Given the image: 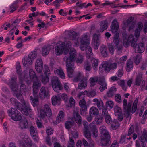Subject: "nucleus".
I'll list each match as a JSON object with an SVG mask.
<instances>
[{"mask_svg":"<svg viewBox=\"0 0 147 147\" xmlns=\"http://www.w3.org/2000/svg\"><path fill=\"white\" fill-rule=\"evenodd\" d=\"M69 57H65L64 59L66 60V66L68 76L71 78L73 76L74 69V62L77 56L76 50L74 48L70 50Z\"/></svg>","mask_w":147,"mask_h":147,"instance_id":"obj_1","label":"nucleus"},{"mask_svg":"<svg viewBox=\"0 0 147 147\" xmlns=\"http://www.w3.org/2000/svg\"><path fill=\"white\" fill-rule=\"evenodd\" d=\"M100 130L102 134V146L103 147L109 146L111 143V138L110 134L107 130L106 127L104 126L100 127Z\"/></svg>","mask_w":147,"mask_h":147,"instance_id":"obj_2","label":"nucleus"},{"mask_svg":"<svg viewBox=\"0 0 147 147\" xmlns=\"http://www.w3.org/2000/svg\"><path fill=\"white\" fill-rule=\"evenodd\" d=\"M9 116L15 121H18L22 119V117L21 113L17 109L13 108L7 111Z\"/></svg>","mask_w":147,"mask_h":147,"instance_id":"obj_3","label":"nucleus"},{"mask_svg":"<svg viewBox=\"0 0 147 147\" xmlns=\"http://www.w3.org/2000/svg\"><path fill=\"white\" fill-rule=\"evenodd\" d=\"M22 103L23 105V107H21V105L18 109L20 110L23 114L28 115L29 113H31L32 111L30 105L28 102L24 100L22 101Z\"/></svg>","mask_w":147,"mask_h":147,"instance_id":"obj_4","label":"nucleus"},{"mask_svg":"<svg viewBox=\"0 0 147 147\" xmlns=\"http://www.w3.org/2000/svg\"><path fill=\"white\" fill-rule=\"evenodd\" d=\"M53 88L55 92H59L60 90H62L63 87L61 84L58 80V78L55 77H53L51 80Z\"/></svg>","mask_w":147,"mask_h":147,"instance_id":"obj_5","label":"nucleus"},{"mask_svg":"<svg viewBox=\"0 0 147 147\" xmlns=\"http://www.w3.org/2000/svg\"><path fill=\"white\" fill-rule=\"evenodd\" d=\"M134 38L133 35H131L129 36L126 34H123V46L125 47H128L129 45L130 42L131 43L132 46V42L134 41Z\"/></svg>","mask_w":147,"mask_h":147,"instance_id":"obj_6","label":"nucleus"},{"mask_svg":"<svg viewBox=\"0 0 147 147\" xmlns=\"http://www.w3.org/2000/svg\"><path fill=\"white\" fill-rule=\"evenodd\" d=\"M102 67L106 73H109L111 70H114L117 68V63L105 61L102 64Z\"/></svg>","mask_w":147,"mask_h":147,"instance_id":"obj_7","label":"nucleus"},{"mask_svg":"<svg viewBox=\"0 0 147 147\" xmlns=\"http://www.w3.org/2000/svg\"><path fill=\"white\" fill-rule=\"evenodd\" d=\"M101 36L100 34H94L93 36L92 45L95 49H97L100 43Z\"/></svg>","mask_w":147,"mask_h":147,"instance_id":"obj_8","label":"nucleus"},{"mask_svg":"<svg viewBox=\"0 0 147 147\" xmlns=\"http://www.w3.org/2000/svg\"><path fill=\"white\" fill-rule=\"evenodd\" d=\"M137 41V39H135V41L132 42V46L135 48L136 51L139 53H142L144 51L145 49L144 44L142 42L136 44Z\"/></svg>","mask_w":147,"mask_h":147,"instance_id":"obj_9","label":"nucleus"},{"mask_svg":"<svg viewBox=\"0 0 147 147\" xmlns=\"http://www.w3.org/2000/svg\"><path fill=\"white\" fill-rule=\"evenodd\" d=\"M143 74L142 73H138L135 79V85L137 86H141L144 87L145 86V80H143Z\"/></svg>","mask_w":147,"mask_h":147,"instance_id":"obj_10","label":"nucleus"},{"mask_svg":"<svg viewBox=\"0 0 147 147\" xmlns=\"http://www.w3.org/2000/svg\"><path fill=\"white\" fill-rule=\"evenodd\" d=\"M127 106V100L124 99L123 102V108L124 110V115L126 118L128 117L130 115L131 111V103L129 102Z\"/></svg>","mask_w":147,"mask_h":147,"instance_id":"obj_11","label":"nucleus"},{"mask_svg":"<svg viewBox=\"0 0 147 147\" xmlns=\"http://www.w3.org/2000/svg\"><path fill=\"white\" fill-rule=\"evenodd\" d=\"M49 96V92L47 89L45 87H42L39 92V98L42 99H43L45 98H48Z\"/></svg>","mask_w":147,"mask_h":147,"instance_id":"obj_12","label":"nucleus"},{"mask_svg":"<svg viewBox=\"0 0 147 147\" xmlns=\"http://www.w3.org/2000/svg\"><path fill=\"white\" fill-rule=\"evenodd\" d=\"M65 48V43L64 42L59 41L56 45L55 52L57 53V55H60L62 53Z\"/></svg>","mask_w":147,"mask_h":147,"instance_id":"obj_13","label":"nucleus"},{"mask_svg":"<svg viewBox=\"0 0 147 147\" xmlns=\"http://www.w3.org/2000/svg\"><path fill=\"white\" fill-rule=\"evenodd\" d=\"M43 64L42 59L40 58L37 59L35 65V68L36 71L41 74L42 72Z\"/></svg>","mask_w":147,"mask_h":147,"instance_id":"obj_14","label":"nucleus"},{"mask_svg":"<svg viewBox=\"0 0 147 147\" xmlns=\"http://www.w3.org/2000/svg\"><path fill=\"white\" fill-rule=\"evenodd\" d=\"M16 78H12L8 83L11 89L13 91H16L18 90V85L16 84Z\"/></svg>","mask_w":147,"mask_h":147,"instance_id":"obj_15","label":"nucleus"},{"mask_svg":"<svg viewBox=\"0 0 147 147\" xmlns=\"http://www.w3.org/2000/svg\"><path fill=\"white\" fill-rule=\"evenodd\" d=\"M98 83L100 85L99 89L101 92H102L105 89H107V84L103 77H101L99 78Z\"/></svg>","mask_w":147,"mask_h":147,"instance_id":"obj_16","label":"nucleus"},{"mask_svg":"<svg viewBox=\"0 0 147 147\" xmlns=\"http://www.w3.org/2000/svg\"><path fill=\"white\" fill-rule=\"evenodd\" d=\"M33 80L35 81L33 84V94L34 96H35L38 92V88L40 87L41 84L38 80V78L36 80Z\"/></svg>","mask_w":147,"mask_h":147,"instance_id":"obj_17","label":"nucleus"},{"mask_svg":"<svg viewBox=\"0 0 147 147\" xmlns=\"http://www.w3.org/2000/svg\"><path fill=\"white\" fill-rule=\"evenodd\" d=\"M89 129L92 133V136L96 138L98 135V131L96 127L93 123H91L89 125Z\"/></svg>","mask_w":147,"mask_h":147,"instance_id":"obj_18","label":"nucleus"},{"mask_svg":"<svg viewBox=\"0 0 147 147\" xmlns=\"http://www.w3.org/2000/svg\"><path fill=\"white\" fill-rule=\"evenodd\" d=\"M19 126L22 129L28 128V125L27 119L26 118L22 119L19 122Z\"/></svg>","mask_w":147,"mask_h":147,"instance_id":"obj_19","label":"nucleus"},{"mask_svg":"<svg viewBox=\"0 0 147 147\" xmlns=\"http://www.w3.org/2000/svg\"><path fill=\"white\" fill-rule=\"evenodd\" d=\"M90 40V37L87 34H84L83 35L81 40V44L89 45Z\"/></svg>","mask_w":147,"mask_h":147,"instance_id":"obj_20","label":"nucleus"},{"mask_svg":"<svg viewBox=\"0 0 147 147\" xmlns=\"http://www.w3.org/2000/svg\"><path fill=\"white\" fill-rule=\"evenodd\" d=\"M61 99V98L59 96H54L51 98L52 104L53 105H59Z\"/></svg>","mask_w":147,"mask_h":147,"instance_id":"obj_21","label":"nucleus"},{"mask_svg":"<svg viewBox=\"0 0 147 147\" xmlns=\"http://www.w3.org/2000/svg\"><path fill=\"white\" fill-rule=\"evenodd\" d=\"M98 80V78L97 76L90 78L89 80L90 86L91 87H94L96 84Z\"/></svg>","mask_w":147,"mask_h":147,"instance_id":"obj_22","label":"nucleus"},{"mask_svg":"<svg viewBox=\"0 0 147 147\" xmlns=\"http://www.w3.org/2000/svg\"><path fill=\"white\" fill-rule=\"evenodd\" d=\"M116 91V88L115 87H111L107 93V96L109 97H112L115 95Z\"/></svg>","mask_w":147,"mask_h":147,"instance_id":"obj_23","label":"nucleus"},{"mask_svg":"<svg viewBox=\"0 0 147 147\" xmlns=\"http://www.w3.org/2000/svg\"><path fill=\"white\" fill-rule=\"evenodd\" d=\"M80 83L78 84V88L79 89H82L87 86V79L86 78H84L82 81H80Z\"/></svg>","mask_w":147,"mask_h":147,"instance_id":"obj_24","label":"nucleus"},{"mask_svg":"<svg viewBox=\"0 0 147 147\" xmlns=\"http://www.w3.org/2000/svg\"><path fill=\"white\" fill-rule=\"evenodd\" d=\"M32 60H33L31 59V57L28 55L27 57L24 58V59L23 60V64L25 66H28V65H30L32 64Z\"/></svg>","mask_w":147,"mask_h":147,"instance_id":"obj_25","label":"nucleus"},{"mask_svg":"<svg viewBox=\"0 0 147 147\" xmlns=\"http://www.w3.org/2000/svg\"><path fill=\"white\" fill-rule=\"evenodd\" d=\"M54 73L55 74L59 75L61 78L63 79L65 78V75L61 69H55Z\"/></svg>","mask_w":147,"mask_h":147,"instance_id":"obj_26","label":"nucleus"},{"mask_svg":"<svg viewBox=\"0 0 147 147\" xmlns=\"http://www.w3.org/2000/svg\"><path fill=\"white\" fill-rule=\"evenodd\" d=\"M100 32H102L106 29L108 27V23L107 21H102L100 23Z\"/></svg>","mask_w":147,"mask_h":147,"instance_id":"obj_27","label":"nucleus"},{"mask_svg":"<svg viewBox=\"0 0 147 147\" xmlns=\"http://www.w3.org/2000/svg\"><path fill=\"white\" fill-rule=\"evenodd\" d=\"M100 50L101 55L103 57H106L107 56V48L105 45H101L100 47Z\"/></svg>","mask_w":147,"mask_h":147,"instance_id":"obj_28","label":"nucleus"},{"mask_svg":"<svg viewBox=\"0 0 147 147\" xmlns=\"http://www.w3.org/2000/svg\"><path fill=\"white\" fill-rule=\"evenodd\" d=\"M50 50V46L49 45L45 46L42 48V55L44 56H46L47 55Z\"/></svg>","mask_w":147,"mask_h":147,"instance_id":"obj_29","label":"nucleus"},{"mask_svg":"<svg viewBox=\"0 0 147 147\" xmlns=\"http://www.w3.org/2000/svg\"><path fill=\"white\" fill-rule=\"evenodd\" d=\"M74 118L76 123L78 124H81L82 119L80 116L77 112H75L73 113Z\"/></svg>","mask_w":147,"mask_h":147,"instance_id":"obj_30","label":"nucleus"},{"mask_svg":"<svg viewBox=\"0 0 147 147\" xmlns=\"http://www.w3.org/2000/svg\"><path fill=\"white\" fill-rule=\"evenodd\" d=\"M42 109L45 110V111L48 113L49 118H51L52 116V112L49 105L47 104H45L44 106L43 109Z\"/></svg>","mask_w":147,"mask_h":147,"instance_id":"obj_31","label":"nucleus"},{"mask_svg":"<svg viewBox=\"0 0 147 147\" xmlns=\"http://www.w3.org/2000/svg\"><path fill=\"white\" fill-rule=\"evenodd\" d=\"M77 36V33L74 31H71L69 32L68 38L71 40H75Z\"/></svg>","mask_w":147,"mask_h":147,"instance_id":"obj_32","label":"nucleus"},{"mask_svg":"<svg viewBox=\"0 0 147 147\" xmlns=\"http://www.w3.org/2000/svg\"><path fill=\"white\" fill-rule=\"evenodd\" d=\"M98 110L94 107H92L90 109L89 114L90 115L95 116L98 114Z\"/></svg>","mask_w":147,"mask_h":147,"instance_id":"obj_33","label":"nucleus"},{"mask_svg":"<svg viewBox=\"0 0 147 147\" xmlns=\"http://www.w3.org/2000/svg\"><path fill=\"white\" fill-rule=\"evenodd\" d=\"M139 140L144 142L145 141L147 142V131L144 129L143 131L142 135L140 137Z\"/></svg>","mask_w":147,"mask_h":147,"instance_id":"obj_34","label":"nucleus"},{"mask_svg":"<svg viewBox=\"0 0 147 147\" xmlns=\"http://www.w3.org/2000/svg\"><path fill=\"white\" fill-rule=\"evenodd\" d=\"M40 118L43 119H45L48 117V113L45 111V110L41 109L40 111Z\"/></svg>","mask_w":147,"mask_h":147,"instance_id":"obj_35","label":"nucleus"},{"mask_svg":"<svg viewBox=\"0 0 147 147\" xmlns=\"http://www.w3.org/2000/svg\"><path fill=\"white\" fill-rule=\"evenodd\" d=\"M89 128H85L83 130V133L85 137L88 140H90L91 138V135L90 131H89Z\"/></svg>","mask_w":147,"mask_h":147,"instance_id":"obj_36","label":"nucleus"},{"mask_svg":"<svg viewBox=\"0 0 147 147\" xmlns=\"http://www.w3.org/2000/svg\"><path fill=\"white\" fill-rule=\"evenodd\" d=\"M84 68L86 71L89 72L92 69L91 65L88 61H86L84 64Z\"/></svg>","mask_w":147,"mask_h":147,"instance_id":"obj_37","label":"nucleus"},{"mask_svg":"<svg viewBox=\"0 0 147 147\" xmlns=\"http://www.w3.org/2000/svg\"><path fill=\"white\" fill-rule=\"evenodd\" d=\"M133 63L130 60H128L127 61V65L126 67V69L127 72H129L133 69Z\"/></svg>","mask_w":147,"mask_h":147,"instance_id":"obj_38","label":"nucleus"},{"mask_svg":"<svg viewBox=\"0 0 147 147\" xmlns=\"http://www.w3.org/2000/svg\"><path fill=\"white\" fill-rule=\"evenodd\" d=\"M10 101L11 104L14 105L17 109L18 108V107L21 105V104L14 98H11Z\"/></svg>","mask_w":147,"mask_h":147,"instance_id":"obj_39","label":"nucleus"},{"mask_svg":"<svg viewBox=\"0 0 147 147\" xmlns=\"http://www.w3.org/2000/svg\"><path fill=\"white\" fill-rule=\"evenodd\" d=\"M118 25L117 20L116 19H114L112 22L111 28L115 32H116L118 29Z\"/></svg>","mask_w":147,"mask_h":147,"instance_id":"obj_40","label":"nucleus"},{"mask_svg":"<svg viewBox=\"0 0 147 147\" xmlns=\"http://www.w3.org/2000/svg\"><path fill=\"white\" fill-rule=\"evenodd\" d=\"M111 126L113 129L115 130L120 126V124L117 120H114L112 122Z\"/></svg>","mask_w":147,"mask_h":147,"instance_id":"obj_41","label":"nucleus"},{"mask_svg":"<svg viewBox=\"0 0 147 147\" xmlns=\"http://www.w3.org/2000/svg\"><path fill=\"white\" fill-rule=\"evenodd\" d=\"M113 42L114 43L115 46L119 45L120 42V38L119 34L118 33H116L114 35L113 37Z\"/></svg>","mask_w":147,"mask_h":147,"instance_id":"obj_42","label":"nucleus"},{"mask_svg":"<svg viewBox=\"0 0 147 147\" xmlns=\"http://www.w3.org/2000/svg\"><path fill=\"white\" fill-rule=\"evenodd\" d=\"M29 74L30 78L32 80L37 79L38 77L33 69H30L29 71Z\"/></svg>","mask_w":147,"mask_h":147,"instance_id":"obj_43","label":"nucleus"},{"mask_svg":"<svg viewBox=\"0 0 147 147\" xmlns=\"http://www.w3.org/2000/svg\"><path fill=\"white\" fill-rule=\"evenodd\" d=\"M44 75L45 76L42 75H41L40 76H39V78L44 84H45L46 83L48 82L49 81V78L47 75Z\"/></svg>","mask_w":147,"mask_h":147,"instance_id":"obj_44","label":"nucleus"},{"mask_svg":"<svg viewBox=\"0 0 147 147\" xmlns=\"http://www.w3.org/2000/svg\"><path fill=\"white\" fill-rule=\"evenodd\" d=\"M84 78H86L84 77L83 75V73L78 72L77 74L74 78V80L75 81H77L78 80L82 81Z\"/></svg>","mask_w":147,"mask_h":147,"instance_id":"obj_45","label":"nucleus"},{"mask_svg":"<svg viewBox=\"0 0 147 147\" xmlns=\"http://www.w3.org/2000/svg\"><path fill=\"white\" fill-rule=\"evenodd\" d=\"M91 62L93 64L92 66L93 69L95 70H97L98 65V59L93 58L91 60Z\"/></svg>","mask_w":147,"mask_h":147,"instance_id":"obj_46","label":"nucleus"},{"mask_svg":"<svg viewBox=\"0 0 147 147\" xmlns=\"http://www.w3.org/2000/svg\"><path fill=\"white\" fill-rule=\"evenodd\" d=\"M64 113L62 111H60L57 116V119L59 122L62 121L64 120Z\"/></svg>","mask_w":147,"mask_h":147,"instance_id":"obj_47","label":"nucleus"},{"mask_svg":"<svg viewBox=\"0 0 147 147\" xmlns=\"http://www.w3.org/2000/svg\"><path fill=\"white\" fill-rule=\"evenodd\" d=\"M115 114L116 116L119 115L122 113L121 108L118 106H116L114 108Z\"/></svg>","mask_w":147,"mask_h":147,"instance_id":"obj_48","label":"nucleus"},{"mask_svg":"<svg viewBox=\"0 0 147 147\" xmlns=\"http://www.w3.org/2000/svg\"><path fill=\"white\" fill-rule=\"evenodd\" d=\"M16 69L17 73L19 76H21L22 75V70L19 62H17L16 63Z\"/></svg>","mask_w":147,"mask_h":147,"instance_id":"obj_49","label":"nucleus"},{"mask_svg":"<svg viewBox=\"0 0 147 147\" xmlns=\"http://www.w3.org/2000/svg\"><path fill=\"white\" fill-rule=\"evenodd\" d=\"M87 50L88 51H86V56L88 58L92 55V49L91 47L89 46L88 45L87 46Z\"/></svg>","mask_w":147,"mask_h":147,"instance_id":"obj_50","label":"nucleus"},{"mask_svg":"<svg viewBox=\"0 0 147 147\" xmlns=\"http://www.w3.org/2000/svg\"><path fill=\"white\" fill-rule=\"evenodd\" d=\"M138 100L136 99L134 101L132 108L131 112L132 113H134L136 111L137 108V104L138 103Z\"/></svg>","mask_w":147,"mask_h":147,"instance_id":"obj_51","label":"nucleus"},{"mask_svg":"<svg viewBox=\"0 0 147 147\" xmlns=\"http://www.w3.org/2000/svg\"><path fill=\"white\" fill-rule=\"evenodd\" d=\"M119 84L122 88V89L126 91L127 88L125 84L124 80H121L119 82Z\"/></svg>","mask_w":147,"mask_h":147,"instance_id":"obj_52","label":"nucleus"},{"mask_svg":"<svg viewBox=\"0 0 147 147\" xmlns=\"http://www.w3.org/2000/svg\"><path fill=\"white\" fill-rule=\"evenodd\" d=\"M84 60V57L81 55H80L77 58L76 62L78 64H80L82 63Z\"/></svg>","mask_w":147,"mask_h":147,"instance_id":"obj_53","label":"nucleus"},{"mask_svg":"<svg viewBox=\"0 0 147 147\" xmlns=\"http://www.w3.org/2000/svg\"><path fill=\"white\" fill-rule=\"evenodd\" d=\"M74 122L70 121H67L65 123V125L67 129L70 128L73 125Z\"/></svg>","mask_w":147,"mask_h":147,"instance_id":"obj_54","label":"nucleus"},{"mask_svg":"<svg viewBox=\"0 0 147 147\" xmlns=\"http://www.w3.org/2000/svg\"><path fill=\"white\" fill-rule=\"evenodd\" d=\"M142 58V56L139 54L137 55L134 58V61L136 65L138 64Z\"/></svg>","mask_w":147,"mask_h":147,"instance_id":"obj_55","label":"nucleus"},{"mask_svg":"<svg viewBox=\"0 0 147 147\" xmlns=\"http://www.w3.org/2000/svg\"><path fill=\"white\" fill-rule=\"evenodd\" d=\"M30 131L31 135L38 133L36 129L33 126H31L30 127Z\"/></svg>","mask_w":147,"mask_h":147,"instance_id":"obj_56","label":"nucleus"},{"mask_svg":"<svg viewBox=\"0 0 147 147\" xmlns=\"http://www.w3.org/2000/svg\"><path fill=\"white\" fill-rule=\"evenodd\" d=\"M105 121L108 124H110L113 121L110 115H108L105 117Z\"/></svg>","mask_w":147,"mask_h":147,"instance_id":"obj_57","label":"nucleus"},{"mask_svg":"<svg viewBox=\"0 0 147 147\" xmlns=\"http://www.w3.org/2000/svg\"><path fill=\"white\" fill-rule=\"evenodd\" d=\"M114 105L113 102L111 100L108 101L106 102V106L107 108H109L110 109H112Z\"/></svg>","mask_w":147,"mask_h":147,"instance_id":"obj_58","label":"nucleus"},{"mask_svg":"<svg viewBox=\"0 0 147 147\" xmlns=\"http://www.w3.org/2000/svg\"><path fill=\"white\" fill-rule=\"evenodd\" d=\"M137 126L136 125H131L129 130L128 135L129 136L131 134L134 132V128H137Z\"/></svg>","mask_w":147,"mask_h":147,"instance_id":"obj_59","label":"nucleus"},{"mask_svg":"<svg viewBox=\"0 0 147 147\" xmlns=\"http://www.w3.org/2000/svg\"><path fill=\"white\" fill-rule=\"evenodd\" d=\"M62 100L66 103L68 102L69 100V97L66 94H62L61 96Z\"/></svg>","mask_w":147,"mask_h":147,"instance_id":"obj_60","label":"nucleus"},{"mask_svg":"<svg viewBox=\"0 0 147 147\" xmlns=\"http://www.w3.org/2000/svg\"><path fill=\"white\" fill-rule=\"evenodd\" d=\"M46 132L48 136L52 134L53 131L52 129L50 127H48L46 129Z\"/></svg>","mask_w":147,"mask_h":147,"instance_id":"obj_61","label":"nucleus"},{"mask_svg":"<svg viewBox=\"0 0 147 147\" xmlns=\"http://www.w3.org/2000/svg\"><path fill=\"white\" fill-rule=\"evenodd\" d=\"M79 105L80 106L81 108L87 107L86 105V102L84 99L81 100L79 102Z\"/></svg>","mask_w":147,"mask_h":147,"instance_id":"obj_62","label":"nucleus"},{"mask_svg":"<svg viewBox=\"0 0 147 147\" xmlns=\"http://www.w3.org/2000/svg\"><path fill=\"white\" fill-rule=\"evenodd\" d=\"M26 90V86L24 84H21L20 86V93H23Z\"/></svg>","mask_w":147,"mask_h":147,"instance_id":"obj_63","label":"nucleus"},{"mask_svg":"<svg viewBox=\"0 0 147 147\" xmlns=\"http://www.w3.org/2000/svg\"><path fill=\"white\" fill-rule=\"evenodd\" d=\"M28 55L30 57H31V59L33 60L36 57V51H34V52H31Z\"/></svg>","mask_w":147,"mask_h":147,"instance_id":"obj_64","label":"nucleus"}]
</instances>
